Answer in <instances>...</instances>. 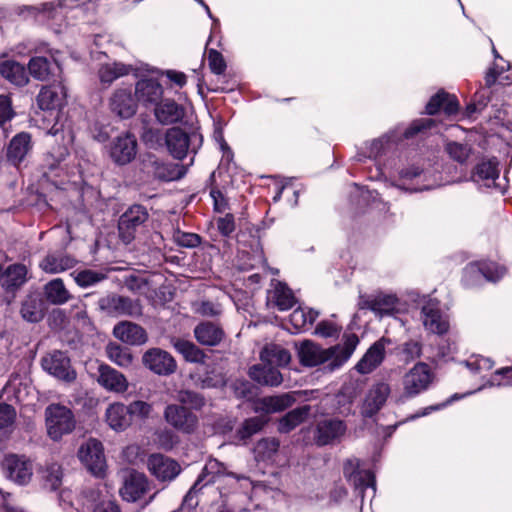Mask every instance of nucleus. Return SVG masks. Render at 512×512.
Segmentation results:
<instances>
[{"instance_id":"32","label":"nucleus","mask_w":512,"mask_h":512,"mask_svg":"<svg viewBox=\"0 0 512 512\" xmlns=\"http://www.w3.org/2000/svg\"><path fill=\"white\" fill-rule=\"evenodd\" d=\"M65 98L66 89L64 85L59 82L43 87L37 96V102L42 110H52L61 107Z\"/></svg>"},{"instance_id":"58","label":"nucleus","mask_w":512,"mask_h":512,"mask_svg":"<svg viewBox=\"0 0 512 512\" xmlns=\"http://www.w3.org/2000/svg\"><path fill=\"white\" fill-rule=\"evenodd\" d=\"M446 151L452 159L459 163H464L469 157L471 149L466 144L449 142L446 145Z\"/></svg>"},{"instance_id":"49","label":"nucleus","mask_w":512,"mask_h":512,"mask_svg":"<svg viewBox=\"0 0 512 512\" xmlns=\"http://www.w3.org/2000/svg\"><path fill=\"white\" fill-rule=\"evenodd\" d=\"M279 440L270 437L263 438L254 447V455L257 461H270L276 456L279 449Z\"/></svg>"},{"instance_id":"56","label":"nucleus","mask_w":512,"mask_h":512,"mask_svg":"<svg viewBox=\"0 0 512 512\" xmlns=\"http://www.w3.org/2000/svg\"><path fill=\"white\" fill-rule=\"evenodd\" d=\"M129 411L131 422L134 419L146 420L150 417L153 407L150 403L143 400H136L126 405Z\"/></svg>"},{"instance_id":"12","label":"nucleus","mask_w":512,"mask_h":512,"mask_svg":"<svg viewBox=\"0 0 512 512\" xmlns=\"http://www.w3.org/2000/svg\"><path fill=\"white\" fill-rule=\"evenodd\" d=\"M2 467L6 477L18 485L28 484L33 475L32 462L25 456L7 455Z\"/></svg>"},{"instance_id":"33","label":"nucleus","mask_w":512,"mask_h":512,"mask_svg":"<svg viewBox=\"0 0 512 512\" xmlns=\"http://www.w3.org/2000/svg\"><path fill=\"white\" fill-rule=\"evenodd\" d=\"M105 421L116 432H123L132 424L127 406L121 402H114L107 407Z\"/></svg>"},{"instance_id":"7","label":"nucleus","mask_w":512,"mask_h":512,"mask_svg":"<svg viewBox=\"0 0 512 512\" xmlns=\"http://www.w3.org/2000/svg\"><path fill=\"white\" fill-rule=\"evenodd\" d=\"M229 475L240 479L234 473H228L226 466L216 459H210L204 466L201 474L198 476L194 485L190 488L184 497L183 505L188 507H195L198 505L196 500L197 493L207 484L214 483L219 477Z\"/></svg>"},{"instance_id":"4","label":"nucleus","mask_w":512,"mask_h":512,"mask_svg":"<svg viewBox=\"0 0 512 512\" xmlns=\"http://www.w3.org/2000/svg\"><path fill=\"white\" fill-rule=\"evenodd\" d=\"M434 373L425 362H417L402 378V397L414 398L428 390L434 381Z\"/></svg>"},{"instance_id":"22","label":"nucleus","mask_w":512,"mask_h":512,"mask_svg":"<svg viewBox=\"0 0 512 512\" xmlns=\"http://www.w3.org/2000/svg\"><path fill=\"white\" fill-rule=\"evenodd\" d=\"M109 107L112 113L122 119L131 118L137 111V100L130 87L116 89L110 99Z\"/></svg>"},{"instance_id":"39","label":"nucleus","mask_w":512,"mask_h":512,"mask_svg":"<svg viewBox=\"0 0 512 512\" xmlns=\"http://www.w3.org/2000/svg\"><path fill=\"white\" fill-rule=\"evenodd\" d=\"M130 71V66L121 62H112L101 64L97 74L100 83L108 87L118 78L128 75Z\"/></svg>"},{"instance_id":"29","label":"nucleus","mask_w":512,"mask_h":512,"mask_svg":"<svg viewBox=\"0 0 512 512\" xmlns=\"http://www.w3.org/2000/svg\"><path fill=\"white\" fill-rule=\"evenodd\" d=\"M163 96L161 84L154 79H142L136 83L135 97L144 106L157 105Z\"/></svg>"},{"instance_id":"2","label":"nucleus","mask_w":512,"mask_h":512,"mask_svg":"<svg viewBox=\"0 0 512 512\" xmlns=\"http://www.w3.org/2000/svg\"><path fill=\"white\" fill-rule=\"evenodd\" d=\"M44 414L47 435L53 441H60L76 427L74 413L64 405L50 404L45 408Z\"/></svg>"},{"instance_id":"50","label":"nucleus","mask_w":512,"mask_h":512,"mask_svg":"<svg viewBox=\"0 0 512 512\" xmlns=\"http://www.w3.org/2000/svg\"><path fill=\"white\" fill-rule=\"evenodd\" d=\"M106 354L110 361L123 368L129 367L133 362L130 350L117 343H109L106 346Z\"/></svg>"},{"instance_id":"18","label":"nucleus","mask_w":512,"mask_h":512,"mask_svg":"<svg viewBox=\"0 0 512 512\" xmlns=\"http://www.w3.org/2000/svg\"><path fill=\"white\" fill-rule=\"evenodd\" d=\"M143 365L158 375H170L176 371L175 359L167 351L160 348H150L142 356Z\"/></svg>"},{"instance_id":"55","label":"nucleus","mask_w":512,"mask_h":512,"mask_svg":"<svg viewBox=\"0 0 512 512\" xmlns=\"http://www.w3.org/2000/svg\"><path fill=\"white\" fill-rule=\"evenodd\" d=\"M22 317L32 323L39 322L43 318L42 303L35 298H28L21 307Z\"/></svg>"},{"instance_id":"57","label":"nucleus","mask_w":512,"mask_h":512,"mask_svg":"<svg viewBox=\"0 0 512 512\" xmlns=\"http://www.w3.org/2000/svg\"><path fill=\"white\" fill-rule=\"evenodd\" d=\"M177 399L183 406L187 405L195 410H200L205 405V398L200 393L191 390L179 391Z\"/></svg>"},{"instance_id":"6","label":"nucleus","mask_w":512,"mask_h":512,"mask_svg":"<svg viewBox=\"0 0 512 512\" xmlns=\"http://www.w3.org/2000/svg\"><path fill=\"white\" fill-rule=\"evenodd\" d=\"M43 168L47 177H70L78 171V165L71 164V155L66 145L53 146L44 157Z\"/></svg>"},{"instance_id":"36","label":"nucleus","mask_w":512,"mask_h":512,"mask_svg":"<svg viewBox=\"0 0 512 512\" xmlns=\"http://www.w3.org/2000/svg\"><path fill=\"white\" fill-rule=\"evenodd\" d=\"M459 104L454 95H450L444 91L438 92L431 97L426 105V113L429 115L436 114L440 109L448 114H455L458 111Z\"/></svg>"},{"instance_id":"43","label":"nucleus","mask_w":512,"mask_h":512,"mask_svg":"<svg viewBox=\"0 0 512 512\" xmlns=\"http://www.w3.org/2000/svg\"><path fill=\"white\" fill-rule=\"evenodd\" d=\"M310 406L304 405L301 407H297L291 411H289L285 416H283L278 424V430L281 433H288L301 424L310 413Z\"/></svg>"},{"instance_id":"60","label":"nucleus","mask_w":512,"mask_h":512,"mask_svg":"<svg viewBox=\"0 0 512 512\" xmlns=\"http://www.w3.org/2000/svg\"><path fill=\"white\" fill-rule=\"evenodd\" d=\"M434 125V121L430 118H422L414 120L411 125L403 131V138L410 139Z\"/></svg>"},{"instance_id":"9","label":"nucleus","mask_w":512,"mask_h":512,"mask_svg":"<svg viewBox=\"0 0 512 512\" xmlns=\"http://www.w3.org/2000/svg\"><path fill=\"white\" fill-rule=\"evenodd\" d=\"M78 458L93 475H104L106 459L103 445L97 439L91 438L83 443L78 450Z\"/></svg>"},{"instance_id":"14","label":"nucleus","mask_w":512,"mask_h":512,"mask_svg":"<svg viewBox=\"0 0 512 512\" xmlns=\"http://www.w3.org/2000/svg\"><path fill=\"white\" fill-rule=\"evenodd\" d=\"M137 154V140L131 133H123L115 137L109 145V155L118 165H126L134 160Z\"/></svg>"},{"instance_id":"15","label":"nucleus","mask_w":512,"mask_h":512,"mask_svg":"<svg viewBox=\"0 0 512 512\" xmlns=\"http://www.w3.org/2000/svg\"><path fill=\"white\" fill-rule=\"evenodd\" d=\"M420 319L424 328L431 333L442 335L449 329V321L436 300L429 299L423 304Z\"/></svg>"},{"instance_id":"53","label":"nucleus","mask_w":512,"mask_h":512,"mask_svg":"<svg viewBox=\"0 0 512 512\" xmlns=\"http://www.w3.org/2000/svg\"><path fill=\"white\" fill-rule=\"evenodd\" d=\"M398 355L405 363L413 362L422 356L423 345L420 340L409 339L398 348Z\"/></svg>"},{"instance_id":"64","label":"nucleus","mask_w":512,"mask_h":512,"mask_svg":"<svg viewBox=\"0 0 512 512\" xmlns=\"http://www.w3.org/2000/svg\"><path fill=\"white\" fill-rule=\"evenodd\" d=\"M491 383L497 386H512V367L497 370L491 378Z\"/></svg>"},{"instance_id":"11","label":"nucleus","mask_w":512,"mask_h":512,"mask_svg":"<svg viewBox=\"0 0 512 512\" xmlns=\"http://www.w3.org/2000/svg\"><path fill=\"white\" fill-rule=\"evenodd\" d=\"M148 219L147 210L141 205L131 206L119 219V237L125 243H131L138 228Z\"/></svg>"},{"instance_id":"17","label":"nucleus","mask_w":512,"mask_h":512,"mask_svg":"<svg viewBox=\"0 0 512 512\" xmlns=\"http://www.w3.org/2000/svg\"><path fill=\"white\" fill-rule=\"evenodd\" d=\"M41 364L46 372L60 380L69 382L76 377L69 357L62 351L55 350L48 353L42 358Z\"/></svg>"},{"instance_id":"13","label":"nucleus","mask_w":512,"mask_h":512,"mask_svg":"<svg viewBox=\"0 0 512 512\" xmlns=\"http://www.w3.org/2000/svg\"><path fill=\"white\" fill-rule=\"evenodd\" d=\"M506 273L503 266L494 262L471 263L464 269V282L472 286L480 282L482 278L487 281L496 282Z\"/></svg>"},{"instance_id":"27","label":"nucleus","mask_w":512,"mask_h":512,"mask_svg":"<svg viewBox=\"0 0 512 512\" xmlns=\"http://www.w3.org/2000/svg\"><path fill=\"white\" fill-rule=\"evenodd\" d=\"M98 383L106 390L114 393H124L128 388L126 377L107 364L98 367Z\"/></svg>"},{"instance_id":"21","label":"nucleus","mask_w":512,"mask_h":512,"mask_svg":"<svg viewBox=\"0 0 512 512\" xmlns=\"http://www.w3.org/2000/svg\"><path fill=\"white\" fill-rule=\"evenodd\" d=\"M391 388L388 383L379 382L373 385L367 392L361 405L360 413L365 418H371L376 415L386 403Z\"/></svg>"},{"instance_id":"48","label":"nucleus","mask_w":512,"mask_h":512,"mask_svg":"<svg viewBox=\"0 0 512 512\" xmlns=\"http://www.w3.org/2000/svg\"><path fill=\"white\" fill-rule=\"evenodd\" d=\"M399 130L400 127H396L394 130L389 131L387 134L372 140L367 145V152L363 156L373 159L380 156L384 152L386 145L390 141H397L401 139V137L398 136Z\"/></svg>"},{"instance_id":"30","label":"nucleus","mask_w":512,"mask_h":512,"mask_svg":"<svg viewBox=\"0 0 512 512\" xmlns=\"http://www.w3.org/2000/svg\"><path fill=\"white\" fill-rule=\"evenodd\" d=\"M193 332L197 342L203 346H217L225 337L222 327L210 321L200 322Z\"/></svg>"},{"instance_id":"40","label":"nucleus","mask_w":512,"mask_h":512,"mask_svg":"<svg viewBox=\"0 0 512 512\" xmlns=\"http://www.w3.org/2000/svg\"><path fill=\"white\" fill-rule=\"evenodd\" d=\"M1 75L15 86H24L29 78L25 67L15 61H5L0 66Z\"/></svg>"},{"instance_id":"16","label":"nucleus","mask_w":512,"mask_h":512,"mask_svg":"<svg viewBox=\"0 0 512 512\" xmlns=\"http://www.w3.org/2000/svg\"><path fill=\"white\" fill-rule=\"evenodd\" d=\"M149 491L148 478L143 473L131 470L124 477L119 493L124 501L134 503L148 494Z\"/></svg>"},{"instance_id":"45","label":"nucleus","mask_w":512,"mask_h":512,"mask_svg":"<svg viewBox=\"0 0 512 512\" xmlns=\"http://www.w3.org/2000/svg\"><path fill=\"white\" fill-rule=\"evenodd\" d=\"M43 486L51 491L57 490L62 484L63 471L58 463H47L40 470Z\"/></svg>"},{"instance_id":"31","label":"nucleus","mask_w":512,"mask_h":512,"mask_svg":"<svg viewBox=\"0 0 512 512\" xmlns=\"http://www.w3.org/2000/svg\"><path fill=\"white\" fill-rule=\"evenodd\" d=\"M248 374L253 381L263 386L277 387L283 382L280 371L263 362L250 367Z\"/></svg>"},{"instance_id":"44","label":"nucleus","mask_w":512,"mask_h":512,"mask_svg":"<svg viewBox=\"0 0 512 512\" xmlns=\"http://www.w3.org/2000/svg\"><path fill=\"white\" fill-rule=\"evenodd\" d=\"M26 275L27 269L24 265H11L2 276V286L7 291H13L25 283Z\"/></svg>"},{"instance_id":"25","label":"nucleus","mask_w":512,"mask_h":512,"mask_svg":"<svg viewBox=\"0 0 512 512\" xmlns=\"http://www.w3.org/2000/svg\"><path fill=\"white\" fill-rule=\"evenodd\" d=\"M389 343V339L382 337L372 344L356 364V370L361 374H369L374 371L383 362L385 358V348Z\"/></svg>"},{"instance_id":"34","label":"nucleus","mask_w":512,"mask_h":512,"mask_svg":"<svg viewBox=\"0 0 512 512\" xmlns=\"http://www.w3.org/2000/svg\"><path fill=\"white\" fill-rule=\"evenodd\" d=\"M367 308L380 316L394 315L402 310L396 295L386 293H379L367 301Z\"/></svg>"},{"instance_id":"23","label":"nucleus","mask_w":512,"mask_h":512,"mask_svg":"<svg viewBox=\"0 0 512 512\" xmlns=\"http://www.w3.org/2000/svg\"><path fill=\"white\" fill-rule=\"evenodd\" d=\"M144 168L162 181H175L186 174V169L178 163H167L160 161L154 155H148L143 163Z\"/></svg>"},{"instance_id":"46","label":"nucleus","mask_w":512,"mask_h":512,"mask_svg":"<svg viewBox=\"0 0 512 512\" xmlns=\"http://www.w3.org/2000/svg\"><path fill=\"white\" fill-rule=\"evenodd\" d=\"M173 347L188 362L203 363L205 361V353L191 341L175 339L173 341Z\"/></svg>"},{"instance_id":"59","label":"nucleus","mask_w":512,"mask_h":512,"mask_svg":"<svg viewBox=\"0 0 512 512\" xmlns=\"http://www.w3.org/2000/svg\"><path fill=\"white\" fill-rule=\"evenodd\" d=\"M173 240L177 245L185 248L197 247L201 242L199 235L195 233L183 232L181 230H175L173 232Z\"/></svg>"},{"instance_id":"3","label":"nucleus","mask_w":512,"mask_h":512,"mask_svg":"<svg viewBox=\"0 0 512 512\" xmlns=\"http://www.w3.org/2000/svg\"><path fill=\"white\" fill-rule=\"evenodd\" d=\"M99 309L111 317L139 318L143 315V305L139 299L110 293L98 300Z\"/></svg>"},{"instance_id":"63","label":"nucleus","mask_w":512,"mask_h":512,"mask_svg":"<svg viewBox=\"0 0 512 512\" xmlns=\"http://www.w3.org/2000/svg\"><path fill=\"white\" fill-rule=\"evenodd\" d=\"M217 229L224 237L230 236L235 230V219L233 214L226 213L223 217L216 220Z\"/></svg>"},{"instance_id":"1","label":"nucleus","mask_w":512,"mask_h":512,"mask_svg":"<svg viewBox=\"0 0 512 512\" xmlns=\"http://www.w3.org/2000/svg\"><path fill=\"white\" fill-rule=\"evenodd\" d=\"M358 343L359 339L355 334L347 335L343 345H336L328 349L306 340L298 349V357L304 366L314 367L328 362L330 370H334L351 357Z\"/></svg>"},{"instance_id":"54","label":"nucleus","mask_w":512,"mask_h":512,"mask_svg":"<svg viewBox=\"0 0 512 512\" xmlns=\"http://www.w3.org/2000/svg\"><path fill=\"white\" fill-rule=\"evenodd\" d=\"M266 423L267 419L263 416H256L246 419L237 431L238 437L241 440L246 441L254 434L261 431Z\"/></svg>"},{"instance_id":"26","label":"nucleus","mask_w":512,"mask_h":512,"mask_svg":"<svg viewBox=\"0 0 512 512\" xmlns=\"http://www.w3.org/2000/svg\"><path fill=\"white\" fill-rule=\"evenodd\" d=\"M113 335L129 345H143L148 340L145 329L130 321H122L116 324L113 329Z\"/></svg>"},{"instance_id":"19","label":"nucleus","mask_w":512,"mask_h":512,"mask_svg":"<svg viewBox=\"0 0 512 512\" xmlns=\"http://www.w3.org/2000/svg\"><path fill=\"white\" fill-rule=\"evenodd\" d=\"M33 149L32 137L27 132H20L12 137L6 147L7 162L19 168L31 154Z\"/></svg>"},{"instance_id":"62","label":"nucleus","mask_w":512,"mask_h":512,"mask_svg":"<svg viewBox=\"0 0 512 512\" xmlns=\"http://www.w3.org/2000/svg\"><path fill=\"white\" fill-rule=\"evenodd\" d=\"M226 378L221 372H207L200 380L202 388H218L224 386Z\"/></svg>"},{"instance_id":"42","label":"nucleus","mask_w":512,"mask_h":512,"mask_svg":"<svg viewBox=\"0 0 512 512\" xmlns=\"http://www.w3.org/2000/svg\"><path fill=\"white\" fill-rule=\"evenodd\" d=\"M75 260L67 255H47L40 263L43 271L57 274L74 267Z\"/></svg>"},{"instance_id":"8","label":"nucleus","mask_w":512,"mask_h":512,"mask_svg":"<svg viewBox=\"0 0 512 512\" xmlns=\"http://www.w3.org/2000/svg\"><path fill=\"white\" fill-rule=\"evenodd\" d=\"M343 473L347 481L359 491L362 500L369 489L372 497H374L376 492L375 476L370 470L360 469L358 459L347 460L344 464Z\"/></svg>"},{"instance_id":"37","label":"nucleus","mask_w":512,"mask_h":512,"mask_svg":"<svg viewBox=\"0 0 512 512\" xmlns=\"http://www.w3.org/2000/svg\"><path fill=\"white\" fill-rule=\"evenodd\" d=\"M498 177L499 169L496 160H488L479 163L472 174V179L475 183L487 188L492 187Z\"/></svg>"},{"instance_id":"52","label":"nucleus","mask_w":512,"mask_h":512,"mask_svg":"<svg viewBox=\"0 0 512 512\" xmlns=\"http://www.w3.org/2000/svg\"><path fill=\"white\" fill-rule=\"evenodd\" d=\"M318 316L319 313L313 309L297 308L290 314L289 321L296 331H300L311 326Z\"/></svg>"},{"instance_id":"28","label":"nucleus","mask_w":512,"mask_h":512,"mask_svg":"<svg viewBox=\"0 0 512 512\" xmlns=\"http://www.w3.org/2000/svg\"><path fill=\"white\" fill-rule=\"evenodd\" d=\"M154 116L162 125L176 124L185 117V108L172 99L161 100L154 108Z\"/></svg>"},{"instance_id":"24","label":"nucleus","mask_w":512,"mask_h":512,"mask_svg":"<svg viewBox=\"0 0 512 512\" xmlns=\"http://www.w3.org/2000/svg\"><path fill=\"white\" fill-rule=\"evenodd\" d=\"M148 470L160 481H171L180 473V465L162 454H153L148 458Z\"/></svg>"},{"instance_id":"47","label":"nucleus","mask_w":512,"mask_h":512,"mask_svg":"<svg viewBox=\"0 0 512 512\" xmlns=\"http://www.w3.org/2000/svg\"><path fill=\"white\" fill-rule=\"evenodd\" d=\"M46 299L55 305L66 303L70 299V293L65 288L62 279L56 278L48 282L44 287Z\"/></svg>"},{"instance_id":"20","label":"nucleus","mask_w":512,"mask_h":512,"mask_svg":"<svg viewBox=\"0 0 512 512\" xmlns=\"http://www.w3.org/2000/svg\"><path fill=\"white\" fill-rule=\"evenodd\" d=\"M346 430L347 426L344 421L336 418H326L318 421L314 439L319 446L332 444L339 441Z\"/></svg>"},{"instance_id":"51","label":"nucleus","mask_w":512,"mask_h":512,"mask_svg":"<svg viewBox=\"0 0 512 512\" xmlns=\"http://www.w3.org/2000/svg\"><path fill=\"white\" fill-rule=\"evenodd\" d=\"M272 300L281 311L289 310L295 304V297L292 291L281 282L276 284L272 293Z\"/></svg>"},{"instance_id":"38","label":"nucleus","mask_w":512,"mask_h":512,"mask_svg":"<svg viewBox=\"0 0 512 512\" xmlns=\"http://www.w3.org/2000/svg\"><path fill=\"white\" fill-rule=\"evenodd\" d=\"M260 359L261 362L272 365L278 369L279 367H284L289 364L291 355L284 347L270 343L262 349Z\"/></svg>"},{"instance_id":"41","label":"nucleus","mask_w":512,"mask_h":512,"mask_svg":"<svg viewBox=\"0 0 512 512\" xmlns=\"http://www.w3.org/2000/svg\"><path fill=\"white\" fill-rule=\"evenodd\" d=\"M30 74L41 81L50 79L51 75L55 74V71H59L60 67L56 62H49L44 57H34L29 61L28 64Z\"/></svg>"},{"instance_id":"61","label":"nucleus","mask_w":512,"mask_h":512,"mask_svg":"<svg viewBox=\"0 0 512 512\" xmlns=\"http://www.w3.org/2000/svg\"><path fill=\"white\" fill-rule=\"evenodd\" d=\"M105 278V275L93 270H83L76 274L75 281L81 287L94 285Z\"/></svg>"},{"instance_id":"35","label":"nucleus","mask_w":512,"mask_h":512,"mask_svg":"<svg viewBox=\"0 0 512 512\" xmlns=\"http://www.w3.org/2000/svg\"><path fill=\"white\" fill-rule=\"evenodd\" d=\"M294 402L293 396L290 394H282L277 396H267L258 399L254 403V411L256 413H276L290 407Z\"/></svg>"},{"instance_id":"10","label":"nucleus","mask_w":512,"mask_h":512,"mask_svg":"<svg viewBox=\"0 0 512 512\" xmlns=\"http://www.w3.org/2000/svg\"><path fill=\"white\" fill-rule=\"evenodd\" d=\"M163 416L170 426L185 434L195 432L198 427L197 415L183 405H167Z\"/></svg>"},{"instance_id":"5","label":"nucleus","mask_w":512,"mask_h":512,"mask_svg":"<svg viewBox=\"0 0 512 512\" xmlns=\"http://www.w3.org/2000/svg\"><path fill=\"white\" fill-rule=\"evenodd\" d=\"M165 143L170 154L179 160L190 151L196 153L202 145V135L198 132L186 133L178 127L170 128L165 133Z\"/></svg>"}]
</instances>
